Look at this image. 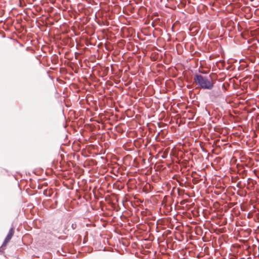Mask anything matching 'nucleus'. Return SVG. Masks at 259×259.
Listing matches in <instances>:
<instances>
[{
  "label": "nucleus",
  "mask_w": 259,
  "mask_h": 259,
  "mask_svg": "<svg viewBox=\"0 0 259 259\" xmlns=\"http://www.w3.org/2000/svg\"><path fill=\"white\" fill-rule=\"evenodd\" d=\"M194 80L197 85L204 89H211L213 85L212 80L201 75H196Z\"/></svg>",
  "instance_id": "1"
},
{
  "label": "nucleus",
  "mask_w": 259,
  "mask_h": 259,
  "mask_svg": "<svg viewBox=\"0 0 259 259\" xmlns=\"http://www.w3.org/2000/svg\"><path fill=\"white\" fill-rule=\"evenodd\" d=\"M14 234V229L13 228H12L9 230V233L8 234L6 238H5V241L4 242L3 246H5V245H7V244L11 239V238H12V236H13Z\"/></svg>",
  "instance_id": "2"
},
{
  "label": "nucleus",
  "mask_w": 259,
  "mask_h": 259,
  "mask_svg": "<svg viewBox=\"0 0 259 259\" xmlns=\"http://www.w3.org/2000/svg\"><path fill=\"white\" fill-rule=\"evenodd\" d=\"M126 146H127L126 145H125V146H124V147H125V148H125V150H127Z\"/></svg>",
  "instance_id": "3"
},
{
  "label": "nucleus",
  "mask_w": 259,
  "mask_h": 259,
  "mask_svg": "<svg viewBox=\"0 0 259 259\" xmlns=\"http://www.w3.org/2000/svg\"><path fill=\"white\" fill-rule=\"evenodd\" d=\"M44 194H45V195H46V191H44Z\"/></svg>",
  "instance_id": "4"
},
{
  "label": "nucleus",
  "mask_w": 259,
  "mask_h": 259,
  "mask_svg": "<svg viewBox=\"0 0 259 259\" xmlns=\"http://www.w3.org/2000/svg\"><path fill=\"white\" fill-rule=\"evenodd\" d=\"M129 182H130V179H129V180H128L127 183L128 184V183Z\"/></svg>",
  "instance_id": "5"
}]
</instances>
